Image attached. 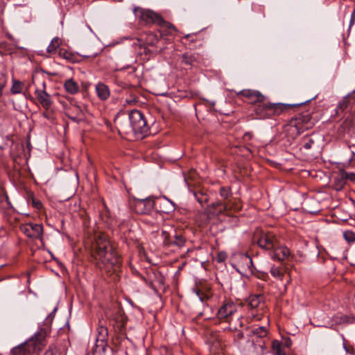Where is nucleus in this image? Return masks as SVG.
<instances>
[{
	"label": "nucleus",
	"mask_w": 355,
	"mask_h": 355,
	"mask_svg": "<svg viewBox=\"0 0 355 355\" xmlns=\"http://www.w3.org/2000/svg\"><path fill=\"white\" fill-rule=\"evenodd\" d=\"M93 250L96 266L107 275H114L113 279L116 280L121 270V259L105 234L101 233L95 236Z\"/></svg>",
	"instance_id": "obj_1"
},
{
	"label": "nucleus",
	"mask_w": 355,
	"mask_h": 355,
	"mask_svg": "<svg viewBox=\"0 0 355 355\" xmlns=\"http://www.w3.org/2000/svg\"><path fill=\"white\" fill-rule=\"evenodd\" d=\"M238 96L243 98V100L251 104L259 103V106L263 110H269L273 111H285L293 108H297L309 102L300 103L284 104V103H271L266 100L265 96L257 90L243 89L238 93Z\"/></svg>",
	"instance_id": "obj_2"
},
{
	"label": "nucleus",
	"mask_w": 355,
	"mask_h": 355,
	"mask_svg": "<svg viewBox=\"0 0 355 355\" xmlns=\"http://www.w3.org/2000/svg\"><path fill=\"white\" fill-rule=\"evenodd\" d=\"M47 334L46 329H40L24 343L13 347L10 351V355L37 354L46 346Z\"/></svg>",
	"instance_id": "obj_3"
},
{
	"label": "nucleus",
	"mask_w": 355,
	"mask_h": 355,
	"mask_svg": "<svg viewBox=\"0 0 355 355\" xmlns=\"http://www.w3.org/2000/svg\"><path fill=\"white\" fill-rule=\"evenodd\" d=\"M313 125L311 115L309 112H297L292 117L286 127V131L295 138L305 130L311 128Z\"/></svg>",
	"instance_id": "obj_4"
},
{
	"label": "nucleus",
	"mask_w": 355,
	"mask_h": 355,
	"mask_svg": "<svg viewBox=\"0 0 355 355\" xmlns=\"http://www.w3.org/2000/svg\"><path fill=\"white\" fill-rule=\"evenodd\" d=\"M132 131L136 139H142L148 132L149 127L144 112H128Z\"/></svg>",
	"instance_id": "obj_5"
},
{
	"label": "nucleus",
	"mask_w": 355,
	"mask_h": 355,
	"mask_svg": "<svg viewBox=\"0 0 355 355\" xmlns=\"http://www.w3.org/2000/svg\"><path fill=\"white\" fill-rule=\"evenodd\" d=\"M135 12L136 15L139 14L140 19L146 24H157L163 28H166L168 34L171 35L176 31V28L171 24L164 21L159 14L153 10L138 8L135 10Z\"/></svg>",
	"instance_id": "obj_6"
},
{
	"label": "nucleus",
	"mask_w": 355,
	"mask_h": 355,
	"mask_svg": "<svg viewBox=\"0 0 355 355\" xmlns=\"http://www.w3.org/2000/svg\"><path fill=\"white\" fill-rule=\"evenodd\" d=\"M239 306L232 300L223 302L218 309L216 316L218 319L230 322L232 317L237 312Z\"/></svg>",
	"instance_id": "obj_7"
},
{
	"label": "nucleus",
	"mask_w": 355,
	"mask_h": 355,
	"mask_svg": "<svg viewBox=\"0 0 355 355\" xmlns=\"http://www.w3.org/2000/svg\"><path fill=\"white\" fill-rule=\"evenodd\" d=\"M21 231L28 237L33 239L43 240L44 227L42 224L26 223L20 226Z\"/></svg>",
	"instance_id": "obj_8"
},
{
	"label": "nucleus",
	"mask_w": 355,
	"mask_h": 355,
	"mask_svg": "<svg viewBox=\"0 0 355 355\" xmlns=\"http://www.w3.org/2000/svg\"><path fill=\"white\" fill-rule=\"evenodd\" d=\"M277 242L276 236L271 233H263L257 241L260 248L270 252L276 246Z\"/></svg>",
	"instance_id": "obj_9"
},
{
	"label": "nucleus",
	"mask_w": 355,
	"mask_h": 355,
	"mask_svg": "<svg viewBox=\"0 0 355 355\" xmlns=\"http://www.w3.org/2000/svg\"><path fill=\"white\" fill-rule=\"evenodd\" d=\"M162 235L165 245H176L179 248H182L185 244L186 240L181 234L175 233L173 236H171L168 232L163 230Z\"/></svg>",
	"instance_id": "obj_10"
},
{
	"label": "nucleus",
	"mask_w": 355,
	"mask_h": 355,
	"mask_svg": "<svg viewBox=\"0 0 355 355\" xmlns=\"http://www.w3.org/2000/svg\"><path fill=\"white\" fill-rule=\"evenodd\" d=\"M155 200L152 198L139 200L137 202V211L141 214L148 215L154 209Z\"/></svg>",
	"instance_id": "obj_11"
},
{
	"label": "nucleus",
	"mask_w": 355,
	"mask_h": 355,
	"mask_svg": "<svg viewBox=\"0 0 355 355\" xmlns=\"http://www.w3.org/2000/svg\"><path fill=\"white\" fill-rule=\"evenodd\" d=\"M290 251L288 248L284 245H280L278 242L277 243L276 246H275L272 250L270 252L271 258L279 261H284L285 259L288 257Z\"/></svg>",
	"instance_id": "obj_12"
},
{
	"label": "nucleus",
	"mask_w": 355,
	"mask_h": 355,
	"mask_svg": "<svg viewBox=\"0 0 355 355\" xmlns=\"http://www.w3.org/2000/svg\"><path fill=\"white\" fill-rule=\"evenodd\" d=\"M42 85L43 89H40L37 88L35 89V96L37 101L42 105V107L44 109L48 110L51 104V96L45 92V83L42 82Z\"/></svg>",
	"instance_id": "obj_13"
},
{
	"label": "nucleus",
	"mask_w": 355,
	"mask_h": 355,
	"mask_svg": "<svg viewBox=\"0 0 355 355\" xmlns=\"http://www.w3.org/2000/svg\"><path fill=\"white\" fill-rule=\"evenodd\" d=\"M355 105V89L346 95L341 101H339L338 107L339 109L344 110H352Z\"/></svg>",
	"instance_id": "obj_14"
},
{
	"label": "nucleus",
	"mask_w": 355,
	"mask_h": 355,
	"mask_svg": "<svg viewBox=\"0 0 355 355\" xmlns=\"http://www.w3.org/2000/svg\"><path fill=\"white\" fill-rule=\"evenodd\" d=\"M96 92L97 96L101 100H105L110 96V89L104 83H98L96 84Z\"/></svg>",
	"instance_id": "obj_15"
},
{
	"label": "nucleus",
	"mask_w": 355,
	"mask_h": 355,
	"mask_svg": "<svg viewBox=\"0 0 355 355\" xmlns=\"http://www.w3.org/2000/svg\"><path fill=\"white\" fill-rule=\"evenodd\" d=\"M64 88L67 92L74 94L79 90L78 84L73 79H68L64 83Z\"/></svg>",
	"instance_id": "obj_16"
},
{
	"label": "nucleus",
	"mask_w": 355,
	"mask_h": 355,
	"mask_svg": "<svg viewBox=\"0 0 355 355\" xmlns=\"http://www.w3.org/2000/svg\"><path fill=\"white\" fill-rule=\"evenodd\" d=\"M162 220V215L159 211H155L153 213V218L150 219L149 217H146L144 219V222L146 223L151 225V226H156L157 225L159 222Z\"/></svg>",
	"instance_id": "obj_17"
},
{
	"label": "nucleus",
	"mask_w": 355,
	"mask_h": 355,
	"mask_svg": "<svg viewBox=\"0 0 355 355\" xmlns=\"http://www.w3.org/2000/svg\"><path fill=\"white\" fill-rule=\"evenodd\" d=\"M113 320L117 323L119 329L123 328L126 324V318L120 310H118L113 315Z\"/></svg>",
	"instance_id": "obj_18"
},
{
	"label": "nucleus",
	"mask_w": 355,
	"mask_h": 355,
	"mask_svg": "<svg viewBox=\"0 0 355 355\" xmlns=\"http://www.w3.org/2000/svg\"><path fill=\"white\" fill-rule=\"evenodd\" d=\"M272 349L275 355H286L284 347L278 340L272 341Z\"/></svg>",
	"instance_id": "obj_19"
},
{
	"label": "nucleus",
	"mask_w": 355,
	"mask_h": 355,
	"mask_svg": "<svg viewBox=\"0 0 355 355\" xmlns=\"http://www.w3.org/2000/svg\"><path fill=\"white\" fill-rule=\"evenodd\" d=\"M12 85L10 92L13 94H20L22 92L24 83L19 80L12 79Z\"/></svg>",
	"instance_id": "obj_20"
},
{
	"label": "nucleus",
	"mask_w": 355,
	"mask_h": 355,
	"mask_svg": "<svg viewBox=\"0 0 355 355\" xmlns=\"http://www.w3.org/2000/svg\"><path fill=\"white\" fill-rule=\"evenodd\" d=\"M197 57L195 54L186 53L182 55V62L188 65H193L196 62Z\"/></svg>",
	"instance_id": "obj_21"
},
{
	"label": "nucleus",
	"mask_w": 355,
	"mask_h": 355,
	"mask_svg": "<svg viewBox=\"0 0 355 355\" xmlns=\"http://www.w3.org/2000/svg\"><path fill=\"white\" fill-rule=\"evenodd\" d=\"M61 44V40L59 37H54L50 44L47 47V51L49 53H55L56 49L60 46Z\"/></svg>",
	"instance_id": "obj_22"
},
{
	"label": "nucleus",
	"mask_w": 355,
	"mask_h": 355,
	"mask_svg": "<svg viewBox=\"0 0 355 355\" xmlns=\"http://www.w3.org/2000/svg\"><path fill=\"white\" fill-rule=\"evenodd\" d=\"M98 336L97 337L96 341L101 342L102 345H103L107 336V329L105 327L101 326L98 329Z\"/></svg>",
	"instance_id": "obj_23"
},
{
	"label": "nucleus",
	"mask_w": 355,
	"mask_h": 355,
	"mask_svg": "<svg viewBox=\"0 0 355 355\" xmlns=\"http://www.w3.org/2000/svg\"><path fill=\"white\" fill-rule=\"evenodd\" d=\"M261 295H252L249 298L248 305L252 309H256L259 306L261 302Z\"/></svg>",
	"instance_id": "obj_24"
},
{
	"label": "nucleus",
	"mask_w": 355,
	"mask_h": 355,
	"mask_svg": "<svg viewBox=\"0 0 355 355\" xmlns=\"http://www.w3.org/2000/svg\"><path fill=\"white\" fill-rule=\"evenodd\" d=\"M211 206L213 207V208L216 209V212H218V214H221L227 209L229 205L226 203H223L222 202L218 201L212 203Z\"/></svg>",
	"instance_id": "obj_25"
},
{
	"label": "nucleus",
	"mask_w": 355,
	"mask_h": 355,
	"mask_svg": "<svg viewBox=\"0 0 355 355\" xmlns=\"http://www.w3.org/2000/svg\"><path fill=\"white\" fill-rule=\"evenodd\" d=\"M270 272L272 277L277 279H282L284 277L283 272L282 271L281 268L278 266H272L270 268Z\"/></svg>",
	"instance_id": "obj_26"
},
{
	"label": "nucleus",
	"mask_w": 355,
	"mask_h": 355,
	"mask_svg": "<svg viewBox=\"0 0 355 355\" xmlns=\"http://www.w3.org/2000/svg\"><path fill=\"white\" fill-rule=\"evenodd\" d=\"M252 333L260 338H263L267 336L268 330L265 327H259L254 328Z\"/></svg>",
	"instance_id": "obj_27"
},
{
	"label": "nucleus",
	"mask_w": 355,
	"mask_h": 355,
	"mask_svg": "<svg viewBox=\"0 0 355 355\" xmlns=\"http://www.w3.org/2000/svg\"><path fill=\"white\" fill-rule=\"evenodd\" d=\"M59 54L64 59L71 62H73V55L71 52H69L64 49H60Z\"/></svg>",
	"instance_id": "obj_28"
},
{
	"label": "nucleus",
	"mask_w": 355,
	"mask_h": 355,
	"mask_svg": "<svg viewBox=\"0 0 355 355\" xmlns=\"http://www.w3.org/2000/svg\"><path fill=\"white\" fill-rule=\"evenodd\" d=\"M220 196L226 200L231 195L230 189L229 187H223L220 189Z\"/></svg>",
	"instance_id": "obj_29"
},
{
	"label": "nucleus",
	"mask_w": 355,
	"mask_h": 355,
	"mask_svg": "<svg viewBox=\"0 0 355 355\" xmlns=\"http://www.w3.org/2000/svg\"><path fill=\"white\" fill-rule=\"evenodd\" d=\"M345 239L348 242L355 241V234L350 231L345 232L343 234Z\"/></svg>",
	"instance_id": "obj_30"
},
{
	"label": "nucleus",
	"mask_w": 355,
	"mask_h": 355,
	"mask_svg": "<svg viewBox=\"0 0 355 355\" xmlns=\"http://www.w3.org/2000/svg\"><path fill=\"white\" fill-rule=\"evenodd\" d=\"M314 141L311 138L305 139L303 143V147L305 149H310L312 147V145L313 144Z\"/></svg>",
	"instance_id": "obj_31"
},
{
	"label": "nucleus",
	"mask_w": 355,
	"mask_h": 355,
	"mask_svg": "<svg viewBox=\"0 0 355 355\" xmlns=\"http://www.w3.org/2000/svg\"><path fill=\"white\" fill-rule=\"evenodd\" d=\"M164 200L166 201V203H168L169 204V207L165 210L164 211L166 212V213H168L171 211H173L175 209V205L174 204L170 201L168 198H164Z\"/></svg>",
	"instance_id": "obj_32"
},
{
	"label": "nucleus",
	"mask_w": 355,
	"mask_h": 355,
	"mask_svg": "<svg viewBox=\"0 0 355 355\" xmlns=\"http://www.w3.org/2000/svg\"><path fill=\"white\" fill-rule=\"evenodd\" d=\"M343 178L352 181L355 180V173H345L343 175Z\"/></svg>",
	"instance_id": "obj_33"
},
{
	"label": "nucleus",
	"mask_w": 355,
	"mask_h": 355,
	"mask_svg": "<svg viewBox=\"0 0 355 355\" xmlns=\"http://www.w3.org/2000/svg\"><path fill=\"white\" fill-rule=\"evenodd\" d=\"M32 205L35 208L37 209H40L42 207V202L38 200L34 199L33 198H32Z\"/></svg>",
	"instance_id": "obj_34"
},
{
	"label": "nucleus",
	"mask_w": 355,
	"mask_h": 355,
	"mask_svg": "<svg viewBox=\"0 0 355 355\" xmlns=\"http://www.w3.org/2000/svg\"><path fill=\"white\" fill-rule=\"evenodd\" d=\"M44 355H58L57 353L52 349L49 348L46 350Z\"/></svg>",
	"instance_id": "obj_35"
},
{
	"label": "nucleus",
	"mask_w": 355,
	"mask_h": 355,
	"mask_svg": "<svg viewBox=\"0 0 355 355\" xmlns=\"http://www.w3.org/2000/svg\"><path fill=\"white\" fill-rule=\"evenodd\" d=\"M6 86L5 81H0V96L2 95L3 89Z\"/></svg>",
	"instance_id": "obj_36"
},
{
	"label": "nucleus",
	"mask_w": 355,
	"mask_h": 355,
	"mask_svg": "<svg viewBox=\"0 0 355 355\" xmlns=\"http://www.w3.org/2000/svg\"><path fill=\"white\" fill-rule=\"evenodd\" d=\"M52 113H53V112H42V115H43L45 118H46V119H51V118H52V116H51Z\"/></svg>",
	"instance_id": "obj_37"
},
{
	"label": "nucleus",
	"mask_w": 355,
	"mask_h": 355,
	"mask_svg": "<svg viewBox=\"0 0 355 355\" xmlns=\"http://www.w3.org/2000/svg\"><path fill=\"white\" fill-rule=\"evenodd\" d=\"M68 117L70 118L71 120H73V121H76V122H79L80 120H82L81 119H78L76 116H71L70 114H68Z\"/></svg>",
	"instance_id": "obj_38"
},
{
	"label": "nucleus",
	"mask_w": 355,
	"mask_h": 355,
	"mask_svg": "<svg viewBox=\"0 0 355 355\" xmlns=\"http://www.w3.org/2000/svg\"><path fill=\"white\" fill-rule=\"evenodd\" d=\"M343 337V348L345 349V351L348 353L349 352V349H348V347L346 346L345 343V338L342 336Z\"/></svg>",
	"instance_id": "obj_39"
},
{
	"label": "nucleus",
	"mask_w": 355,
	"mask_h": 355,
	"mask_svg": "<svg viewBox=\"0 0 355 355\" xmlns=\"http://www.w3.org/2000/svg\"><path fill=\"white\" fill-rule=\"evenodd\" d=\"M354 18H355V10H354V12H353V13L352 15V19H351L350 25H352L354 23Z\"/></svg>",
	"instance_id": "obj_40"
},
{
	"label": "nucleus",
	"mask_w": 355,
	"mask_h": 355,
	"mask_svg": "<svg viewBox=\"0 0 355 355\" xmlns=\"http://www.w3.org/2000/svg\"><path fill=\"white\" fill-rule=\"evenodd\" d=\"M245 259L248 261V263L250 265L252 264V259L250 257H249L248 256H246L245 257Z\"/></svg>",
	"instance_id": "obj_41"
},
{
	"label": "nucleus",
	"mask_w": 355,
	"mask_h": 355,
	"mask_svg": "<svg viewBox=\"0 0 355 355\" xmlns=\"http://www.w3.org/2000/svg\"><path fill=\"white\" fill-rule=\"evenodd\" d=\"M237 337L239 338H242L243 337V334L242 332H239L238 334H237Z\"/></svg>",
	"instance_id": "obj_42"
},
{
	"label": "nucleus",
	"mask_w": 355,
	"mask_h": 355,
	"mask_svg": "<svg viewBox=\"0 0 355 355\" xmlns=\"http://www.w3.org/2000/svg\"><path fill=\"white\" fill-rule=\"evenodd\" d=\"M3 144L0 142V149H3Z\"/></svg>",
	"instance_id": "obj_43"
},
{
	"label": "nucleus",
	"mask_w": 355,
	"mask_h": 355,
	"mask_svg": "<svg viewBox=\"0 0 355 355\" xmlns=\"http://www.w3.org/2000/svg\"><path fill=\"white\" fill-rule=\"evenodd\" d=\"M51 315H52V313H51V314L48 316L47 319H49V320H51Z\"/></svg>",
	"instance_id": "obj_44"
},
{
	"label": "nucleus",
	"mask_w": 355,
	"mask_h": 355,
	"mask_svg": "<svg viewBox=\"0 0 355 355\" xmlns=\"http://www.w3.org/2000/svg\"><path fill=\"white\" fill-rule=\"evenodd\" d=\"M198 200V202H199L200 204H202V201L201 200V199H199V200Z\"/></svg>",
	"instance_id": "obj_45"
},
{
	"label": "nucleus",
	"mask_w": 355,
	"mask_h": 355,
	"mask_svg": "<svg viewBox=\"0 0 355 355\" xmlns=\"http://www.w3.org/2000/svg\"><path fill=\"white\" fill-rule=\"evenodd\" d=\"M198 200V202H199L200 204H202V201L201 200V199H199V200Z\"/></svg>",
	"instance_id": "obj_46"
},
{
	"label": "nucleus",
	"mask_w": 355,
	"mask_h": 355,
	"mask_svg": "<svg viewBox=\"0 0 355 355\" xmlns=\"http://www.w3.org/2000/svg\"><path fill=\"white\" fill-rule=\"evenodd\" d=\"M87 27H88V28H89L91 31H92V28H90V26H88Z\"/></svg>",
	"instance_id": "obj_47"
},
{
	"label": "nucleus",
	"mask_w": 355,
	"mask_h": 355,
	"mask_svg": "<svg viewBox=\"0 0 355 355\" xmlns=\"http://www.w3.org/2000/svg\"><path fill=\"white\" fill-rule=\"evenodd\" d=\"M56 311V309H54L53 313L55 312Z\"/></svg>",
	"instance_id": "obj_48"
}]
</instances>
